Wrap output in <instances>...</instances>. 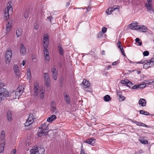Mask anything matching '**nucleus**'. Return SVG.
<instances>
[{"mask_svg":"<svg viewBox=\"0 0 154 154\" xmlns=\"http://www.w3.org/2000/svg\"><path fill=\"white\" fill-rule=\"evenodd\" d=\"M4 17L6 19H8L9 18V12L7 10H5L4 11Z\"/></svg>","mask_w":154,"mask_h":154,"instance_id":"nucleus-30","label":"nucleus"},{"mask_svg":"<svg viewBox=\"0 0 154 154\" xmlns=\"http://www.w3.org/2000/svg\"><path fill=\"white\" fill-rule=\"evenodd\" d=\"M117 96L119 97V98L121 99V101H123L125 100V98L122 95L120 94H118V93H117Z\"/></svg>","mask_w":154,"mask_h":154,"instance_id":"nucleus-34","label":"nucleus"},{"mask_svg":"<svg viewBox=\"0 0 154 154\" xmlns=\"http://www.w3.org/2000/svg\"><path fill=\"white\" fill-rule=\"evenodd\" d=\"M26 49L24 45L23 44L20 45V54L24 55L26 53Z\"/></svg>","mask_w":154,"mask_h":154,"instance_id":"nucleus-12","label":"nucleus"},{"mask_svg":"<svg viewBox=\"0 0 154 154\" xmlns=\"http://www.w3.org/2000/svg\"><path fill=\"white\" fill-rule=\"evenodd\" d=\"M141 125L140 126H143V127H147V125H146L145 124L141 123Z\"/></svg>","mask_w":154,"mask_h":154,"instance_id":"nucleus-58","label":"nucleus"},{"mask_svg":"<svg viewBox=\"0 0 154 154\" xmlns=\"http://www.w3.org/2000/svg\"><path fill=\"white\" fill-rule=\"evenodd\" d=\"M38 28V26L37 24H34V28L35 29H37Z\"/></svg>","mask_w":154,"mask_h":154,"instance_id":"nucleus-54","label":"nucleus"},{"mask_svg":"<svg viewBox=\"0 0 154 154\" xmlns=\"http://www.w3.org/2000/svg\"><path fill=\"white\" fill-rule=\"evenodd\" d=\"M135 123L138 126H141V122L135 121Z\"/></svg>","mask_w":154,"mask_h":154,"instance_id":"nucleus-53","label":"nucleus"},{"mask_svg":"<svg viewBox=\"0 0 154 154\" xmlns=\"http://www.w3.org/2000/svg\"><path fill=\"white\" fill-rule=\"evenodd\" d=\"M16 152V150L15 149H14L13 150V151L11 152V154H15V153Z\"/></svg>","mask_w":154,"mask_h":154,"instance_id":"nucleus-60","label":"nucleus"},{"mask_svg":"<svg viewBox=\"0 0 154 154\" xmlns=\"http://www.w3.org/2000/svg\"><path fill=\"white\" fill-rule=\"evenodd\" d=\"M139 85H134L132 87V88L133 89L139 90Z\"/></svg>","mask_w":154,"mask_h":154,"instance_id":"nucleus-39","label":"nucleus"},{"mask_svg":"<svg viewBox=\"0 0 154 154\" xmlns=\"http://www.w3.org/2000/svg\"><path fill=\"white\" fill-rule=\"evenodd\" d=\"M26 60H23V62H22V64L23 66H24L25 63H26Z\"/></svg>","mask_w":154,"mask_h":154,"instance_id":"nucleus-62","label":"nucleus"},{"mask_svg":"<svg viewBox=\"0 0 154 154\" xmlns=\"http://www.w3.org/2000/svg\"><path fill=\"white\" fill-rule=\"evenodd\" d=\"M48 125L44 123L41 125V126L40 127L38 133V135L39 137H42L43 135L46 134V131H45L48 130Z\"/></svg>","mask_w":154,"mask_h":154,"instance_id":"nucleus-1","label":"nucleus"},{"mask_svg":"<svg viewBox=\"0 0 154 154\" xmlns=\"http://www.w3.org/2000/svg\"><path fill=\"white\" fill-rule=\"evenodd\" d=\"M139 103L142 106H146V100L143 98H141L139 101Z\"/></svg>","mask_w":154,"mask_h":154,"instance_id":"nucleus-17","label":"nucleus"},{"mask_svg":"<svg viewBox=\"0 0 154 154\" xmlns=\"http://www.w3.org/2000/svg\"><path fill=\"white\" fill-rule=\"evenodd\" d=\"M121 51L122 54L125 56H126V55L124 52V50L122 47H121V49H120Z\"/></svg>","mask_w":154,"mask_h":154,"instance_id":"nucleus-46","label":"nucleus"},{"mask_svg":"<svg viewBox=\"0 0 154 154\" xmlns=\"http://www.w3.org/2000/svg\"><path fill=\"white\" fill-rule=\"evenodd\" d=\"M12 22L11 21L9 22L8 24L6 25V30L7 32H8L10 30L12 26Z\"/></svg>","mask_w":154,"mask_h":154,"instance_id":"nucleus-18","label":"nucleus"},{"mask_svg":"<svg viewBox=\"0 0 154 154\" xmlns=\"http://www.w3.org/2000/svg\"><path fill=\"white\" fill-rule=\"evenodd\" d=\"M5 139H2L0 141V152H2L4 149V147L5 146Z\"/></svg>","mask_w":154,"mask_h":154,"instance_id":"nucleus-13","label":"nucleus"},{"mask_svg":"<svg viewBox=\"0 0 154 154\" xmlns=\"http://www.w3.org/2000/svg\"><path fill=\"white\" fill-rule=\"evenodd\" d=\"M129 82V80L128 79H125L122 80L121 81V83L124 85L127 86L128 82Z\"/></svg>","mask_w":154,"mask_h":154,"instance_id":"nucleus-32","label":"nucleus"},{"mask_svg":"<svg viewBox=\"0 0 154 154\" xmlns=\"http://www.w3.org/2000/svg\"><path fill=\"white\" fill-rule=\"evenodd\" d=\"M39 89V86L38 83L37 82H35L34 84L33 90L34 92V95L37 96L38 95Z\"/></svg>","mask_w":154,"mask_h":154,"instance_id":"nucleus-6","label":"nucleus"},{"mask_svg":"<svg viewBox=\"0 0 154 154\" xmlns=\"http://www.w3.org/2000/svg\"><path fill=\"white\" fill-rule=\"evenodd\" d=\"M111 9H110V8H109L108 9H107L106 11V13L108 14H111Z\"/></svg>","mask_w":154,"mask_h":154,"instance_id":"nucleus-41","label":"nucleus"},{"mask_svg":"<svg viewBox=\"0 0 154 154\" xmlns=\"http://www.w3.org/2000/svg\"><path fill=\"white\" fill-rule=\"evenodd\" d=\"M111 100V97L109 95H107L104 97V100L105 101L109 102Z\"/></svg>","mask_w":154,"mask_h":154,"instance_id":"nucleus-29","label":"nucleus"},{"mask_svg":"<svg viewBox=\"0 0 154 154\" xmlns=\"http://www.w3.org/2000/svg\"><path fill=\"white\" fill-rule=\"evenodd\" d=\"M136 42V43H138L139 45L141 46L142 45V42H140V39L139 38H137L135 39Z\"/></svg>","mask_w":154,"mask_h":154,"instance_id":"nucleus-36","label":"nucleus"},{"mask_svg":"<svg viewBox=\"0 0 154 154\" xmlns=\"http://www.w3.org/2000/svg\"><path fill=\"white\" fill-rule=\"evenodd\" d=\"M64 99L68 104H69L70 102V98L69 95H66L64 96Z\"/></svg>","mask_w":154,"mask_h":154,"instance_id":"nucleus-27","label":"nucleus"},{"mask_svg":"<svg viewBox=\"0 0 154 154\" xmlns=\"http://www.w3.org/2000/svg\"><path fill=\"white\" fill-rule=\"evenodd\" d=\"M143 54L144 56H146L149 55V52L147 51H146L143 52Z\"/></svg>","mask_w":154,"mask_h":154,"instance_id":"nucleus-44","label":"nucleus"},{"mask_svg":"<svg viewBox=\"0 0 154 154\" xmlns=\"http://www.w3.org/2000/svg\"><path fill=\"white\" fill-rule=\"evenodd\" d=\"M139 140L140 142L143 144H147L148 143L147 141L144 140L143 139H140Z\"/></svg>","mask_w":154,"mask_h":154,"instance_id":"nucleus-37","label":"nucleus"},{"mask_svg":"<svg viewBox=\"0 0 154 154\" xmlns=\"http://www.w3.org/2000/svg\"><path fill=\"white\" fill-rule=\"evenodd\" d=\"M27 76L28 78H30L31 77V71L30 69H28L27 70Z\"/></svg>","mask_w":154,"mask_h":154,"instance_id":"nucleus-33","label":"nucleus"},{"mask_svg":"<svg viewBox=\"0 0 154 154\" xmlns=\"http://www.w3.org/2000/svg\"><path fill=\"white\" fill-rule=\"evenodd\" d=\"M12 54L11 50H8L5 53V62L7 64H9L12 58Z\"/></svg>","mask_w":154,"mask_h":154,"instance_id":"nucleus-3","label":"nucleus"},{"mask_svg":"<svg viewBox=\"0 0 154 154\" xmlns=\"http://www.w3.org/2000/svg\"><path fill=\"white\" fill-rule=\"evenodd\" d=\"M140 113L141 114L144 115H149V113L147 111L144 110H141L140 111Z\"/></svg>","mask_w":154,"mask_h":154,"instance_id":"nucleus-31","label":"nucleus"},{"mask_svg":"<svg viewBox=\"0 0 154 154\" xmlns=\"http://www.w3.org/2000/svg\"><path fill=\"white\" fill-rule=\"evenodd\" d=\"M145 6L149 12H154V9L151 6V4H146Z\"/></svg>","mask_w":154,"mask_h":154,"instance_id":"nucleus-15","label":"nucleus"},{"mask_svg":"<svg viewBox=\"0 0 154 154\" xmlns=\"http://www.w3.org/2000/svg\"><path fill=\"white\" fill-rule=\"evenodd\" d=\"M106 30H107V29L106 28L104 27H103L102 28V31L103 33L106 32Z\"/></svg>","mask_w":154,"mask_h":154,"instance_id":"nucleus-49","label":"nucleus"},{"mask_svg":"<svg viewBox=\"0 0 154 154\" xmlns=\"http://www.w3.org/2000/svg\"><path fill=\"white\" fill-rule=\"evenodd\" d=\"M119 6H117V7H116V8H114L113 7V10H114V11L116 10V9H119Z\"/></svg>","mask_w":154,"mask_h":154,"instance_id":"nucleus-63","label":"nucleus"},{"mask_svg":"<svg viewBox=\"0 0 154 154\" xmlns=\"http://www.w3.org/2000/svg\"><path fill=\"white\" fill-rule=\"evenodd\" d=\"M24 17L25 18H26L28 17V15L26 13H24Z\"/></svg>","mask_w":154,"mask_h":154,"instance_id":"nucleus-57","label":"nucleus"},{"mask_svg":"<svg viewBox=\"0 0 154 154\" xmlns=\"http://www.w3.org/2000/svg\"><path fill=\"white\" fill-rule=\"evenodd\" d=\"M44 48V54L45 56V59L49 61L50 60L49 55V51L48 46H43Z\"/></svg>","mask_w":154,"mask_h":154,"instance_id":"nucleus-5","label":"nucleus"},{"mask_svg":"<svg viewBox=\"0 0 154 154\" xmlns=\"http://www.w3.org/2000/svg\"><path fill=\"white\" fill-rule=\"evenodd\" d=\"M146 62V63L143 66V67L144 68L147 69L152 66V64H151L150 62H148V61Z\"/></svg>","mask_w":154,"mask_h":154,"instance_id":"nucleus-21","label":"nucleus"},{"mask_svg":"<svg viewBox=\"0 0 154 154\" xmlns=\"http://www.w3.org/2000/svg\"><path fill=\"white\" fill-rule=\"evenodd\" d=\"M56 118V116L55 115H53L50 116L47 119V121L48 122H53Z\"/></svg>","mask_w":154,"mask_h":154,"instance_id":"nucleus-16","label":"nucleus"},{"mask_svg":"<svg viewBox=\"0 0 154 154\" xmlns=\"http://www.w3.org/2000/svg\"><path fill=\"white\" fill-rule=\"evenodd\" d=\"M52 18V17H47V19H49L50 20V21H51V19Z\"/></svg>","mask_w":154,"mask_h":154,"instance_id":"nucleus-64","label":"nucleus"},{"mask_svg":"<svg viewBox=\"0 0 154 154\" xmlns=\"http://www.w3.org/2000/svg\"><path fill=\"white\" fill-rule=\"evenodd\" d=\"M147 1L148 2L147 4H151L152 2V0H147Z\"/></svg>","mask_w":154,"mask_h":154,"instance_id":"nucleus-59","label":"nucleus"},{"mask_svg":"<svg viewBox=\"0 0 154 154\" xmlns=\"http://www.w3.org/2000/svg\"><path fill=\"white\" fill-rule=\"evenodd\" d=\"M29 154H38V151H37L36 150V147L31 149L30 151V153Z\"/></svg>","mask_w":154,"mask_h":154,"instance_id":"nucleus-26","label":"nucleus"},{"mask_svg":"<svg viewBox=\"0 0 154 154\" xmlns=\"http://www.w3.org/2000/svg\"><path fill=\"white\" fill-rule=\"evenodd\" d=\"M111 68V66L110 65H109L108 66L106 67V70H108L109 69Z\"/></svg>","mask_w":154,"mask_h":154,"instance_id":"nucleus-56","label":"nucleus"},{"mask_svg":"<svg viewBox=\"0 0 154 154\" xmlns=\"http://www.w3.org/2000/svg\"><path fill=\"white\" fill-rule=\"evenodd\" d=\"M80 154H85V150L83 149V148L82 145L81 148V151L80 152Z\"/></svg>","mask_w":154,"mask_h":154,"instance_id":"nucleus-43","label":"nucleus"},{"mask_svg":"<svg viewBox=\"0 0 154 154\" xmlns=\"http://www.w3.org/2000/svg\"><path fill=\"white\" fill-rule=\"evenodd\" d=\"M149 62H150L151 64H152L153 66L154 64V57L151 58Z\"/></svg>","mask_w":154,"mask_h":154,"instance_id":"nucleus-47","label":"nucleus"},{"mask_svg":"<svg viewBox=\"0 0 154 154\" xmlns=\"http://www.w3.org/2000/svg\"><path fill=\"white\" fill-rule=\"evenodd\" d=\"M132 84L129 81V82H128V84H127V86L130 87L131 86H132Z\"/></svg>","mask_w":154,"mask_h":154,"instance_id":"nucleus-51","label":"nucleus"},{"mask_svg":"<svg viewBox=\"0 0 154 154\" xmlns=\"http://www.w3.org/2000/svg\"><path fill=\"white\" fill-rule=\"evenodd\" d=\"M33 117V116L32 114L29 115V117L27 119V120L29 122V123L32 124L34 122V119Z\"/></svg>","mask_w":154,"mask_h":154,"instance_id":"nucleus-25","label":"nucleus"},{"mask_svg":"<svg viewBox=\"0 0 154 154\" xmlns=\"http://www.w3.org/2000/svg\"><path fill=\"white\" fill-rule=\"evenodd\" d=\"M95 142V139H92V138H90L88 139H87L86 140L84 141L85 143H86L91 145H92Z\"/></svg>","mask_w":154,"mask_h":154,"instance_id":"nucleus-14","label":"nucleus"},{"mask_svg":"<svg viewBox=\"0 0 154 154\" xmlns=\"http://www.w3.org/2000/svg\"><path fill=\"white\" fill-rule=\"evenodd\" d=\"M13 69L16 75L19 76L20 75V70L18 66L17 65H14Z\"/></svg>","mask_w":154,"mask_h":154,"instance_id":"nucleus-11","label":"nucleus"},{"mask_svg":"<svg viewBox=\"0 0 154 154\" xmlns=\"http://www.w3.org/2000/svg\"><path fill=\"white\" fill-rule=\"evenodd\" d=\"M22 32V29L20 28H18L16 31V34L17 37H19L21 34Z\"/></svg>","mask_w":154,"mask_h":154,"instance_id":"nucleus-28","label":"nucleus"},{"mask_svg":"<svg viewBox=\"0 0 154 154\" xmlns=\"http://www.w3.org/2000/svg\"><path fill=\"white\" fill-rule=\"evenodd\" d=\"M36 150L38 151V154H44L45 150L44 148H41L36 147Z\"/></svg>","mask_w":154,"mask_h":154,"instance_id":"nucleus-22","label":"nucleus"},{"mask_svg":"<svg viewBox=\"0 0 154 154\" xmlns=\"http://www.w3.org/2000/svg\"><path fill=\"white\" fill-rule=\"evenodd\" d=\"M121 43L119 41L117 43V45H118V47L120 49H121V47H122L121 46Z\"/></svg>","mask_w":154,"mask_h":154,"instance_id":"nucleus-50","label":"nucleus"},{"mask_svg":"<svg viewBox=\"0 0 154 154\" xmlns=\"http://www.w3.org/2000/svg\"><path fill=\"white\" fill-rule=\"evenodd\" d=\"M7 116L8 120L11 121L12 119V114L11 111L8 110V111Z\"/></svg>","mask_w":154,"mask_h":154,"instance_id":"nucleus-20","label":"nucleus"},{"mask_svg":"<svg viewBox=\"0 0 154 154\" xmlns=\"http://www.w3.org/2000/svg\"><path fill=\"white\" fill-rule=\"evenodd\" d=\"M7 11H8V12L10 11V12H11L12 11V8L11 6L10 7H8L7 8Z\"/></svg>","mask_w":154,"mask_h":154,"instance_id":"nucleus-45","label":"nucleus"},{"mask_svg":"<svg viewBox=\"0 0 154 154\" xmlns=\"http://www.w3.org/2000/svg\"><path fill=\"white\" fill-rule=\"evenodd\" d=\"M31 124H32L29 123V121L27 120L26 122L25 123L24 125L25 126H28L30 125H31Z\"/></svg>","mask_w":154,"mask_h":154,"instance_id":"nucleus-40","label":"nucleus"},{"mask_svg":"<svg viewBox=\"0 0 154 154\" xmlns=\"http://www.w3.org/2000/svg\"><path fill=\"white\" fill-rule=\"evenodd\" d=\"M51 72H52V77L55 80L57 79V71L55 68H53L51 69Z\"/></svg>","mask_w":154,"mask_h":154,"instance_id":"nucleus-10","label":"nucleus"},{"mask_svg":"<svg viewBox=\"0 0 154 154\" xmlns=\"http://www.w3.org/2000/svg\"><path fill=\"white\" fill-rule=\"evenodd\" d=\"M44 79L45 80V85L48 86H49L50 83V80L48 73H44L43 75Z\"/></svg>","mask_w":154,"mask_h":154,"instance_id":"nucleus-7","label":"nucleus"},{"mask_svg":"<svg viewBox=\"0 0 154 154\" xmlns=\"http://www.w3.org/2000/svg\"><path fill=\"white\" fill-rule=\"evenodd\" d=\"M82 85L84 90L86 91H90L91 90V88H89L90 83L88 81L84 79L82 82Z\"/></svg>","mask_w":154,"mask_h":154,"instance_id":"nucleus-4","label":"nucleus"},{"mask_svg":"<svg viewBox=\"0 0 154 154\" xmlns=\"http://www.w3.org/2000/svg\"><path fill=\"white\" fill-rule=\"evenodd\" d=\"M139 89H142L144 88L146 86V85L145 84H143L139 85Z\"/></svg>","mask_w":154,"mask_h":154,"instance_id":"nucleus-42","label":"nucleus"},{"mask_svg":"<svg viewBox=\"0 0 154 154\" xmlns=\"http://www.w3.org/2000/svg\"><path fill=\"white\" fill-rule=\"evenodd\" d=\"M43 46H48L49 44V37L48 34L44 35L43 39Z\"/></svg>","mask_w":154,"mask_h":154,"instance_id":"nucleus-9","label":"nucleus"},{"mask_svg":"<svg viewBox=\"0 0 154 154\" xmlns=\"http://www.w3.org/2000/svg\"><path fill=\"white\" fill-rule=\"evenodd\" d=\"M103 35L102 33L101 32H100L98 33V37H100L102 36Z\"/></svg>","mask_w":154,"mask_h":154,"instance_id":"nucleus-55","label":"nucleus"},{"mask_svg":"<svg viewBox=\"0 0 154 154\" xmlns=\"http://www.w3.org/2000/svg\"><path fill=\"white\" fill-rule=\"evenodd\" d=\"M51 110L53 112H55L56 108L54 106H51Z\"/></svg>","mask_w":154,"mask_h":154,"instance_id":"nucleus-48","label":"nucleus"},{"mask_svg":"<svg viewBox=\"0 0 154 154\" xmlns=\"http://www.w3.org/2000/svg\"><path fill=\"white\" fill-rule=\"evenodd\" d=\"M1 139H2H2H5L4 137L5 136V132L4 131H2L1 134Z\"/></svg>","mask_w":154,"mask_h":154,"instance_id":"nucleus-35","label":"nucleus"},{"mask_svg":"<svg viewBox=\"0 0 154 154\" xmlns=\"http://www.w3.org/2000/svg\"><path fill=\"white\" fill-rule=\"evenodd\" d=\"M58 51L60 54L61 55H63V48L60 45H59L58 47Z\"/></svg>","mask_w":154,"mask_h":154,"instance_id":"nucleus-23","label":"nucleus"},{"mask_svg":"<svg viewBox=\"0 0 154 154\" xmlns=\"http://www.w3.org/2000/svg\"><path fill=\"white\" fill-rule=\"evenodd\" d=\"M138 26L140 27V28H139V29L138 30H140L142 32H146L147 31V28L144 26L142 25L141 26L139 25Z\"/></svg>","mask_w":154,"mask_h":154,"instance_id":"nucleus-24","label":"nucleus"},{"mask_svg":"<svg viewBox=\"0 0 154 154\" xmlns=\"http://www.w3.org/2000/svg\"><path fill=\"white\" fill-rule=\"evenodd\" d=\"M143 152L142 150L141 149H140V150L139 151L137 152H135L134 153V154H140L142 153Z\"/></svg>","mask_w":154,"mask_h":154,"instance_id":"nucleus-52","label":"nucleus"},{"mask_svg":"<svg viewBox=\"0 0 154 154\" xmlns=\"http://www.w3.org/2000/svg\"><path fill=\"white\" fill-rule=\"evenodd\" d=\"M118 63V61H116V62H115L113 63H112V65H113L114 66V65H116Z\"/></svg>","mask_w":154,"mask_h":154,"instance_id":"nucleus-61","label":"nucleus"},{"mask_svg":"<svg viewBox=\"0 0 154 154\" xmlns=\"http://www.w3.org/2000/svg\"><path fill=\"white\" fill-rule=\"evenodd\" d=\"M137 23L136 22H133L129 25L128 27L131 29L138 30L140 27L137 25Z\"/></svg>","mask_w":154,"mask_h":154,"instance_id":"nucleus-8","label":"nucleus"},{"mask_svg":"<svg viewBox=\"0 0 154 154\" xmlns=\"http://www.w3.org/2000/svg\"><path fill=\"white\" fill-rule=\"evenodd\" d=\"M146 61H148V60H145L144 61L142 60L139 62H135L134 63L137 64L143 63L146 62Z\"/></svg>","mask_w":154,"mask_h":154,"instance_id":"nucleus-38","label":"nucleus"},{"mask_svg":"<svg viewBox=\"0 0 154 154\" xmlns=\"http://www.w3.org/2000/svg\"><path fill=\"white\" fill-rule=\"evenodd\" d=\"M39 92L40 98L43 99L44 97L45 91L42 89H40Z\"/></svg>","mask_w":154,"mask_h":154,"instance_id":"nucleus-19","label":"nucleus"},{"mask_svg":"<svg viewBox=\"0 0 154 154\" xmlns=\"http://www.w3.org/2000/svg\"><path fill=\"white\" fill-rule=\"evenodd\" d=\"M24 89V88L23 86H19L15 92V98H18L20 97L23 92Z\"/></svg>","mask_w":154,"mask_h":154,"instance_id":"nucleus-2","label":"nucleus"}]
</instances>
